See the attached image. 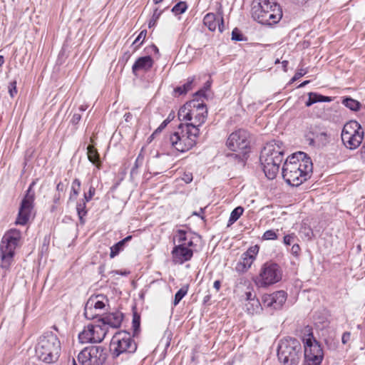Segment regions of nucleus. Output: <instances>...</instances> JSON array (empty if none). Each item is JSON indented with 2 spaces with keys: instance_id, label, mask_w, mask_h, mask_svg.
Listing matches in <instances>:
<instances>
[{
  "instance_id": "nucleus-59",
  "label": "nucleus",
  "mask_w": 365,
  "mask_h": 365,
  "mask_svg": "<svg viewBox=\"0 0 365 365\" xmlns=\"http://www.w3.org/2000/svg\"><path fill=\"white\" fill-rule=\"evenodd\" d=\"M221 287V282L220 280L215 281L213 284V287L217 290L219 291Z\"/></svg>"
},
{
  "instance_id": "nucleus-4",
  "label": "nucleus",
  "mask_w": 365,
  "mask_h": 365,
  "mask_svg": "<svg viewBox=\"0 0 365 365\" xmlns=\"http://www.w3.org/2000/svg\"><path fill=\"white\" fill-rule=\"evenodd\" d=\"M200 130L192 124L180 123L177 130L169 137L173 148L184 153L193 148L199 137Z\"/></svg>"
},
{
  "instance_id": "nucleus-34",
  "label": "nucleus",
  "mask_w": 365,
  "mask_h": 365,
  "mask_svg": "<svg viewBox=\"0 0 365 365\" xmlns=\"http://www.w3.org/2000/svg\"><path fill=\"white\" fill-rule=\"evenodd\" d=\"M342 103L351 110L356 111L360 108V103L356 100L351 98H346L343 100Z\"/></svg>"
},
{
  "instance_id": "nucleus-23",
  "label": "nucleus",
  "mask_w": 365,
  "mask_h": 365,
  "mask_svg": "<svg viewBox=\"0 0 365 365\" xmlns=\"http://www.w3.org/2000/svg\"><path fill=\"white\" fill-rule=\"evenodd\" d=\"M87 303H88V307H93L98 312H100L105 308L106 305L108 304V299L103 294H98L91 297Z\"/></svg>"
},
{
  "instance_id": "nucleus-26",
  "label": "nucleus",
  "mask_w": 365,
  "mask_h": 365,
  "mask_svg": "<svg viewBox=\"0 0 365 365\" xmlns=\"http://www.w3.org/2000/svg\"><path fill=\"white\" fill-rule=\"evenodd\" d=\"M87 155L90 162L100 168L101 161L99 154L93 145H89L87 147Z\"/></svg>"
},
{
  "instance_id": "nucleus-5",
  "label": "nucleus",
  "mask_w": 365,
  "mask_h": 365,
  "mask_svg": "<svg viewBox=\"0 0 365 365\" xmlns=\"http://www.w3.org/2000/svg\"><path fill=\"white\" fill-rule=\"evenodd\" d=\"M21 232L17 229H10L3 236L0 244L1 267L8 269L14 261L15 250L21 246Z\"/></svg>"
},
{
  "instance_id": "nucleus-38",
  "label": "nucleus",
  "mask_w": 365,
  "mask_h": 365,
  "mask_svg": "<svg viewBox=\"0 0 365 365\" xmlns=\"http://www.w3.org/2000/svg\"><path fill=\"white\" fill-rule=\"evenodd\" d=\"M188 290V287H182L180 288L175 294L173 304L175 306L179 304L181 299L187 294Z\"/></svg>"
},
{
  "instance_id": "nucleus-64",
  "label": "nucleus",
  "mask_w": 365,
  "mask_h": 365,
  "mask_svg": "<svg viewBox=\"0 0 365 365\" xmlns=\"http://www.w3.org/2000/svg\"><path fill=\"white\" fill-rule=\"evenodd\" d=\"M204 93H205V91H197V92L195 93V96H202V95H204Z\"/></svg>"
},
{
  "instance_id": "nucleus-20",
  "label": "nucleus",
  "mask_w": 365,
  "mask_h": 365,
  "mask_svg": "<svg viewBox=\"0 0 365 365\" xmlns=\"http://www.w3.org/2000/svg\"><path fill=\"white\" fill-rule=\"evenodd\" d=\"M153 59L150 56L138 58L132 66V72L135 76H138L139 72H147L153 66Z\"/></svg>"
},
{
  "instance_id": "nucleus-18",
  "label": "nucleus",
  "mask_w": 365,
  "mask_h": 365,
  "mask_svg": "<svg viewBox=\"0 0 365 365\" xmlns=\"http://www.w3.org/2000/svg\"><path fill=\"white\" fill-rule=\"evenodd\" d=\"M185 244L175 245L172 250L173 260L175 263L182 264L189 261L193 255V252Z\"/></svg>"
},
{
  "instance_id": "nucleus-45",
  "label": "nucleus",
  "mask_w": 365,
  "mask_h": 365,
  "mask_svg": "<svg viewBox=\"0 0 365 365\" xmlns=\"http://www.w3.org/2000/svg\"><path fill=\"white\" fill-rule=\"evenodd\" d=\"M8 91L10 96L14 98L17 93L16 81H13L8 86Z\"/></svg>"
},
{
  "instance_id": "nucleus-17",
  "label": "nucleus",
  "mask_w": 365,
  "mask_h": 365,
  "mask_svg": "<svg viewBox=\"0 0 365 365\" xmlns=\"http://www.w3.org/2000/svg\"><path fill=\"white\" fill-rule=\"evenodd\" d=\"M284 149L282 142L273 140L267 143L263 148L261 153L268 155L276 161L282 162L284 160Z\"/></svg>"
},
{
  "instance_id": "nucleus-36",
  "label": "nucleus",
  "mask_w": 365,
  "mask_h": 365,
  "mask_svg": "<svg viewBox=\"0 0 365 365\" xmlns=\"http://www.w3.org/2000/svg\"><path fill=\"white\" fill-rule=\"evenodd\" d=\"M80 188H81L80 180H78L77 178L74 179L73 180L72 185H71V194H70V197H69L70 200L75 199L78 196L79 191H80Z\"/></svg>"
},
{
  "instance_id": "nucleus-1",
  "label": "nucleus",
  "mask_w": 365,
  "mask_h": 365,
  "mask_svg": "<svg viewBox=\"0 0 365 365\" xmlns=\"http://www.w3.org/2000/svg\"><path fill=\"white\" fill-rule=\"evenodd\" d=\"M312 170L311 158L306 153L298 152L287 158L282 175L288 185L297 187L310 178Z\"/></svg>"
},
{
  "instance_id": "nucleus-56",
  "label": "nucleus",
  "mask_w": 365,
  "mask_h": 365,
  "mask_svg": "<svg viewBox=\"0 0 365 365\" xmlns=\"http://www.w3.org/2000/svg\"><path fill=\"white\" fill-rule=\"evenodd\" d=\"M307 73L306 71H304V70H301L299 72H297L293 78V80H296V79H298L299 78H301L302 76H303L304 75H305Z\"/></svg>"
},
{
  "instance_id": "nucleus-55",
  "label": "nucleus",
  "mask_w": 365,
  "mask_h": 365,
  "mask_svg": "<svg viewBox=\"0 0 365 365\" xmlns=\"http://www.w3.org/2000/svg\"><path fill=\"white\" fill-rule=\"evenodd\" d=\"M64 189H65V187L62 182H60L59 183L57 184V186H56L57 193L61 194L62 192H63Z\"/></svg>"
},
{
  "instance_id": "nucleus-3",
  "label": "nucleus",
  "mask_w": 365,
  "mask_h": 365,
  "mask_svg": "<svg viewBox=\"0 0 365 365\" xmlns=\"http://www.w3.org/2000/svg\"><path fill=\"white\" fill-rule=\"evenodd\" d=\"M251 14L255 21L269 26L278 23L282 17V9L274 0H255Z\"/></svg>"
},
{
  "instance_id": "nucleus-57",
  "label": "nucleus",
  "mask_w": 365,
  "mask_h": 365,
  "mask_svg": "<svg viewBox=\"0 0 365 365\" xmlns=\"http://www.w3.org/2000/svg\"><path fill=\"white\" fill-rule=\"evenodd\" d=\"M360 155L361 160L365 162V143L362 145L360 150Z\"/></svg>"
},
{
  "instance_id": "nucleus-63",
  "label": "nucleus",
  "mask_w": 365,
  "mask_h": 365,
  "mask_svg": "<svg viewBox=\"0 0 365 365\" xmlns=\"http://www.w3.org/2000/svg\"><path fill=\"white\" fill-rule=\"evenodd\" d=\"M307 83H309V81H304L303 83H302L299 86V88L304 87V86H305Z\"/></svg>"
},
{
  "instance_id": "nucleus-49",
  "label": "nucleus",
  "mask_w": 365,
  "mask_h": 365,
  "mask_svg": "<svg viewBox=\"0 0 365 365\" xmlns=\"http://www.w3.org/2000/svg\"><path fill=\"white\" fill-rule=\"evenodd\" d=\"M295 237L296 236L294 233L287 235L284 237L283 242L286 245H290L294 242Z\"/></svg>"
},
{
  "instance_id": "nucleus-13",
  "label": "nucleus",
  "mask_w": 365,
  "mask_h": 365,
  "mask_svg": "<svg viewBox=\"0 0 365 365\" xmlns=\"http://www.w3.org/2000/svg\"><path fill=\"white\" fill-rule=\"evenodd\" d=\"M107 334V329L100 324L88 325L79 333L78 339L82 344L100 343Z\"/></svg>"
},
{
  "instance_id": "nucleus-46",
  "label": "nucleus",
  "mask_w": 365,
  "mask_h": 365,
  "mask_svg": "<svg viewBox=\"0 0 365 365\" xmlns=\"http://www.w3.org/2000/svg\"><path fill=\"white\" fill-rule=\"evenodd\" d=\"M140 321V316L138 314H137L136 313H134L133 316V322H132L134 332H135L139 329Z\"/></svg>"
},
{
  "instance_id": "nucleus-19",
  "label": "nucleus",
  "mask_w": 365,
  "mask_h": 365,
  "mask_svg": "<svg viewBox=\"0 0 365 365\" xmlns=\"http://www.w3.org/2000/svg\"><path fill=\"white\" fill-rule=\"evenodd\" d=\"M190 103H192L193 108H196L197 113L195 114L194 122L187 123L186 124H192L197 128H199V126L205 122L207 117L206 106L203 103H199L195 99H193Z\"/></svg>"
},
{
  "instance_id": "nucleus-32",
  "label": "nucleus",
  "mask_w": 365,
  "mask_h": 365,
  "mask_svg": "<svg viewBox=\"0 0 365 365\" xmlns=\"http://www.w3.org/2000/svg\"><path fill=\"white\" fill-rule=\"evenodd\" d=\"M194 81V78H188L186 83H185L182 86H178L175 88V92L178 93L179 95H182L187 93L189 91H190L192 88V83Z\"/></svg>"
},
{
  "instance_id": "nucleus-16",
  "label": "nucleus",
  "mask_w": 365,
  "mask_h": 365,
  "mask_svg": "<svg viewBox=\"0 0 365 365\" xmlns=\"http://www.w3.org/2000/svg\"><path fill=\"white\" fill-rule=\"evenodd\" d=\"M259 160L265 176L269 180L274 179L279 173V166L282 162L276 161V160L262 153L260 155Z\"/></svg>"
},
{
  "instance_id": "nucleus-27",
  "label": "nucleus",
  "mask_w": 365,
  "mask_h": 365,
  "mask_svg": "<svg viewBox=\"0 0 365 365\" xmlns=\"http://www.w3.org/2000/svg\"><path fill=\"white\" fill-rule=\"evenodd\" d=\"M255 259L252 257L245 256V254L243 253L241 257V261L237 263L236 269L238 271L245 272L251 267Z\"/></svg>"
},
{
  "instance_id": "nucleus-52",
  "label": "nucleus",
  "mask_w": 365,
  "mask_h": 365,
  "mask_svg": "<svg viewBox=\"0 0 365 365\" xmlns=\"http://www.w3.org/2000/svg\"><path fill=\"white\" fill-rule=\"evenodd\" d=\"M81 119V115L80 113H74L72 116L71 122L73 125H76L79 123Z\"/></svg>"
},
{
  "instance_id": "nucleus-10",
  "label": "nucleus",
  "mask_w": 365,
  "mask_h": 365,
  "mask_svg": "<svg viewBox=\"0 0 365 365\" xmlns=\"http://www.w3.org/2000/svg\"><path fill=\"white\" fill-rule=\"evenodd\" d=\"M341 137L344 145L347 148L354 150L362 143L364 130L357 121L350 120L344 125Z\"/></svg>"
},
{
  "instance_id": "nucleus-61",
  "label": "nucleus",
  "mask_w": 365,
  "mask_h": 365,
  "mask_svg": "<svg viewBox=\"0 0 365 365\" xmlns=\"http://www.w3.org/2000/svg\"><path fill=\"white\" fill-rule=\"evenodd\" d=\"M150 48H151L154 52H155V53H158V47H157L156 46H155V45H152V46H150Z\"/></svg>"
},
{
  "instance_id": "nucleus-14",
  "label": "nucleus",
  "mask_w": 365,
  "mask_h": 365,
  "mask_svg": "<svg viewBox=\"0 0 365 365\" xmlns=\"http://www.w3.org/2000/svg\"><path fill=\"white\" fill-rule=\"evenodd\" d=\"M32 185H30L27 190V193L21 200L18 216L16 220V225H25L31 215L34 208V194L31 193Z\"/></svg>"
},
{
  "instance_id": "nucleus-25",
  "label": "nucleus",
  "mask_w": 365,
  "mask_h": 365,
  "mask_svg": "<svg viewBox=\"0 0 365 365\" xmlns=\"http://www.w3.org/2000/svg\"><path fill=\"white\" fill-rule=\"evenodd\" d=\"M309 98L305 103L306 106L309 107L317 102H331V97L324 96L317 93L310 92L308 93Z\"/></svg>"
},
{
  "instance_id": "nucleus-62",
  "label": "nucleus",
  "mask_w": 365,
  "mask_h": 365,
  "mask_svg": "<svg viewBox=\"0 0 365 365\" xmlns=\"http://www.w3.org/2000/svg\"><path fill=\"white\" fill-rule=\"evenodd\" d=\"M4 58L3 56L0 55V67L4 64Z\"/></svg>"
},
{
  "instance_id": "nucleus-41",
  "label": "nucleus",
  "mask_w": 365,
  "mask_h": 365,
  "mask_svg": "<svg viewBox=\"0 0 365 365\" xmlns=\"http://www.w3.org/2000/svg\"><path fill=\"white\" fill-rule=\"evenodd\" d=\"M259 247L258 245H254L250 247L245 252V256H250V257L255 259L257 255L259 252Z\"/></svg>"
},
{
  "instance_id": "nucleus-53",
  "label": "nucleus",
  "mask_w": 365,
  "mask_h": 365,
  "mask_svg": "<svg viewBox=\"0 0 365 365\" xmlns=\"http://www.w3.org/2000/svg\"><path fill=\"white\" fill-rule=\"evenodd\" d=\"M300 250V247L298 244H294L291 248V252L293 255L298 256Z\"/></svg>"
},
{
  "instance_id": "nucleus-6",
  "label": "nucleus",
  "mask_w": 365,
  "mask_h": 365,
  "mask_svg": "<svg viewBox=\"0 0 365 365\" xmlns=\"http://www.w3.org/2000/svg\"><path fill=\"white\" fill-rule=\"evenodd\" d=\"M302 334L304 348L303 365H321L324 359V351L320 344L314 337L312 327H305Z\"/></svg>"
},
{
  "instance_id": "nucleus-15",
  "label": "nucleus",
  "mask_w": 365,
  "mask_h": 365,
  "mask_svg": "<svg viewBox=\"0 0 365 365\" xmlns=\"http://www.w3.org/2000/svg\"><path fill=\"white\" fill-rule=\"evenodd\" d=\"M287 297V293L284 291L279 290L270 294H264L262 297V302L264 307L279 309L285 303Z\"/></svg>"
},
{
  "instance_id": "nucleus-31",
  "label": "nucleus",
  "mask_w": 365,
  "mask_h": 365,
  "mask_svg": "<svg viewBox=\"0 0 365 365\" xmlns=\"http://www.w3.org/2000/svg\"><path fill=\"white\" fill-rule=\"evenodd\" d=\"M217 19L215 14L208 13L205 16L203 23L209 30L215 31L217 28Z\"/></svg>"
},
{
  "instance_id": "nucleus-22",
  "label": "nucleus",
  "mask_w": 365,
  "mask_h": 365,
  "mask_svg": "<svg viewBox=\"0 0 365 365\" xmlns=\"http://www.w3.org/2000/svg\"><path fill=\"white\" fill-rule=\"evenodd\" d=\"M312 137H308L310 145L317 143L319 145H324L328 141V135L325 131H318L317 128H311Z\"/></svg>"
},
{
  "instance_id": "nucleus-39",
  "label": "nucleus",
  "mask_w": 365,
  "mask_h": 365,
  "mask_svg": "<svg viewBox=\"0 0 365 365\" xmlns=\"http://www.w3.org/2000/svg\"><path fill=\"white\" fill-rule=\"evenodd\" d=\"M124 248L123 242L119 241L110 247V257L113 258L117 256Z\"/></svg>"
},
{
  "instance_id": "nucleus-35",
  "label": "nucleus",
  "mask_w": 365,
  "mask_h": 365,
  "mask_svg": "<svg viewBox=\"0 0 365 365\" xmlns=\"http://www.w3.org/2000/svg\"><path fill=\"white\" fill-rule=\"evenodd\" d=\"M84 315L86 319L91 320L100 315V312H98L93 307H88V303L86 302L84 309Z\"/></svg>"
},
{
  "instance_id": "nucleus-8",
  "label": "nucleus",
  "mask_w": 365,
  "mask_h": 365,
  "mask_svg": "<svg viewBox=\"0 0 365 365\" xmlns=\"http://www.w3.org/2000/svg\"><path fill=\"white\" fill-rule=\"evenodd\" d=\"M137 344L129 332L121 331L116 332L110 344V350L113 358L120 355H130L135 352Z\"/></svg>"
},
{
  "instance_id": "nucleus-44",
  "label": "nucleus",
  "mask_w": 365,
  "mask_h": 365,
  "mask_svg": "<svg viewBox=\"0 0 365 365\" xmlns=\"http://www.w3.org/2000/svg\"><path fill=\"white\" fill-rule=\"evenodd\" d=\"M243 299L247 302H250L256 299V295L252 293V289L247 287V291H245V294L242 296Z\"/></svg>"
},
{
  "instance_id": "nucleus-28",
  "label": "nucleus",
  "mask_w": 365,
  "mask_h": 365,
  "mask_svg": "<svg viewBox=\"0 0 365 365\" xmlns=\"http://www.w3.org/2000/svg\"><path fill=\"white\" fill-rule=\"evenodd\" d=\"M246 309L250 314H259L262 310V304L258 299H255L245 304Z\"/></svg>"
},
{
  "instance_id": "nucleus-33",
  "label": "nucleus",
  "mask_w": 365,
  "mask_h": 365,
  "mask_svg": "<svg viewBox=\"0 0 365 365\" xmlns=\"http://www.w3.org/2000/svg\"><path fill=\"white\" fill-rule=\"evenodd\" d=\"M244 209L241 206L235 207L231 212L230 219L228 221V225L235 223L243 214Z\"/></svg>"
},
{
  "instance_id": "nucleus-40",
  "label": "nucleus",
  "mask_w": 365,
  "mask_h": 365,
  "mask_svg": "<svg viewBox=\"0 0 365 365\" xmlns=\"http://www.w3.org/2000/svg\"><path fill=\"white\" fill-rule=\"evenodd\" d=\"M163 11H159L158 9H155L153 11V16L148 22V27L151 28L155 26L158 20L161 16Z\"/></svg>"
},
{
  "instance_id": "nucleus-11",
  "label": "nucleus",
  "mask_w": 365,
  "mask_h": 365,
  "mask_svg": "<svg viewBox=\"0 0 365 365\" xmlns=\"http://www.w3.org/2000/svg\"><path fill=\"white\" fill-rule=\"evenodd\" d=\"M282 278V270L275 262H265L261 267L255 284L259 287H267L279 282Z\"/></svg>"
},
{
  "instance_id": "nucleus-12",
  "label": "nucleus",
  "mask_w": 365,
  "mask_h": 365,
  "mask_svg": "<svg viewBox=\"0 0 365 365\" xmlns=\"http://www.w3.org/2000/svg\"><path fill=\"white\" fill-rule=\"evenodd\" d=\"M77 359L81 365H102L106 359V354L101 346H90L78 354Z\"/></svg>"
},
{
  "instance_id": "nucleus-43",
  "label": "nucleus",
  "mask_w": 365,
  "mask_h": 365,
  "mask_svg": "<svg viewBox=\"0 0 365 365\" xmlns=\"http://www.w3.org/2000/svg\"><path fill=\"white\" fill-rule=\"evenodd\" d=\"M147 35V31L145 29L141 31L134 42L133 43V45L137 44L140 40H142L137 46L136 48H138L142 43L144 39L145 38V36Z\"/></svg>"
},
{
  "instance_id": "nucleus-54",
  "label": "nucleus",
  "mask_w": 365,
  "mask_h": 365,
  "mask_svg": "<svg viewBox=\"0 0 365 365\" xmlns=\"http://www.w3.org/2000/svg\"><path fill=\"white\" fill-rule=\"evenodd\" d=\"M217 25L218 26L219 31L222 33L224 31V21L222 16L217 19Z\"/></svg>"
},
{
  "instance_id": "nucleus-42",
  "label": "nucleus",
  "mask_w": 365,
  "mask_h": 365,
  "mask_svg": "<svg viewBox=\"0 0 365 365\" xmlns=\"http://www.w3.org/2000/svg\"><path fill=\"white\" fill-rule=\"evenodd\" d=\"M262 239L264 240H277V233L272 230H267L263 236H262Z\"/></svg>"
},
{
  "instance_id": "nucleus-58",
  "label": "nucleus",
  "mask_w": 365,
  "mask_h": 365,
  "mask_svg": "<svg viewBox=\"0 0 365 365\" xmlns=\"http://www.w3.org/2000/svg\"><path fill=\"white\" fill-rule=\"evenodd\" d=\"M61 197V193H56L54 197H53V202L55 204H58L59 202H60V199Z\"/></svg>"
},
{
  "instance_id": "nucleus-2",
  "label": "nucleus",
  "mask_w": 365,
  "mask_h": 365,
  "mask_svg": "<svg viewBox=\"0 0 365 365\" xmlns=\"http://www.w3.org/2000/svg\"><path fill=\"white\" fill-rule=\"evenodd\" d=\"M61 350L60 340L51 331L45 332L40 336L35 346L36 357L46 364H53L57 361Z\"/></svg>"
},
{
  "instance_id": "nucleus-51",
  "label": "nucleus",
  "mask_w": 365,
  "mask_h": 365,
  "mask_svg": "<svg viewBox=\"0 0 365 365\" xmlns=\"http://www.w3.org/2000/svg\"><path fill=\"white\" fill-rule=\"evenodd\" d=\"M182 180L186 183L191 182L192 180V174L191 173H185L182 177Z\"/></svg>"
},
{
  "instance_id": "nucleus-21",
  "label": "nucleus",
  "mask_w": 365,
  "mask_h": 365,
  "mask_svg": "<svg viewBox=\"0 0 365 365\" xmlns=\"http://www.w3.org/2000/svg\"><path fill=\"white\" fill-rule=\"evenodd\" d=\"M123 319V314L120 312L109 313L101 319V321L103 324L101 326L106 327V326H109L112 328H118L120 327Z\"/></svg>"
},
{
  "instance_id": "nucleus-30",
  "label": "nucleus",
  "mask_w": 365,
  "mask_h": 365,
  "mask_svg": "<svg viewBox=\"0 0 365 365\" xmlns=\"http://www.w3.org/2000/svg\"><path fill=\"white\" fill-rule=\"evenodd\" d=\"M191 104H187L181 107L178 111V118L180 120H191L192 119V115L194 111H191L189 107H191Z\"/></svg>"
},
{
  "instance_id": "nucleus-29",
  "label": "nucleus",
  "mask_w": 365,
  "mask_h": 365,
  "mask_svg": "<svg viewBox=\"0 0 365 365\" xmlns=\"http://www.w3.org/2000/svg\"><path fill=\"white\" fill-rule=\"evenodd\" d=\"M86 201L83 199L80 200L76 204V211L79 218L80 223L83 225L85 223V220L83 217L87 215L86 210Z\"/></svg>"
},
{
  "instance_id": "nucleus-7",
  "label": "nucleus",
  "mask_w": 365,
  "mask_h": 365,
  "mask_svg": "<svg viewBox=\"0 0 365 365\" xmlns=\"http://www.w3.org/2000/svg\"><path fill=\"white\" fill-rule=\"evenodd\" d=\"M302 356V346L299 340L284 338L279 344L277 357L282 365H298Z\"/></svg>"
},
{
  "instance_id": "nucleus-24",
  "label": "nucleus",
  "mask_w": 365,
  "mask_h": 365,
  "mask_svg": "<svg viewBox=\"0 0 365 365\" xmlns=\"http://www.w3.org/2000/svg\"><path fill=\"white\" fill-rule=\"evenodd\" d=\"M174 242H177L178 245L185 244V246L192 247L194 245L193 241L188 240L187 232L182 230H178L173 237Z\"/></svg>"
},
{
  "instance_id": "nucleus-37",
  "label": "nucleus",
  "mask_w": 365,
  "mask_h": 365,
  "mask_svg": "<svg viewBox=\"0 0 365 365\" xmlns=\"http://www.w3.org/2000/svg\"><path fill=\"white\" fill-rule=\"evenodd\" d=\"M187 9V5L185 1H180L176 4L172 9V12L175 15L183 14Z\"/></svg>"
},
{
  "instance_id": "nucleus-48",
  "label": "nucleus",
  "mask_w": 365,
  "mask_h": 365,
  "mask_svg": "<svg viewBox=\"0 0 365 365\" xmlns=\"http://www.w3.org/2000/svg\"><path fill=\"white\" fill-rule=\"evenodd\" d=\"M232 39L240 41L243 40L242 35L237 29H235L232 32Z\"/></svg>"
},
{
  "instance_id": "nucleus-50",
  "label": "nucleus",
  "mask_w": 365,
  "mask_h": 365,
  "mask_svg": "<svg viewBox=\"0 0 365 365\" xmlns=\"http://www.w3.org/2000/svg\"><path fill=\"white\" fill-rule=\"evenodd\" d=\"M142 163H143V158H140V156H138L137 158V159L135 160L134 166L131 169V174L135 173V170L142 164Z\"/></svg>"
},
{
  "instance_id": "nucleus-60",
  "label": "nucleus",
  "mask_w": 365,
  "mask_h": 365,
  "mask_svg": "<svg viewBox=\"0 0 365 365\" xmlns=\"http://www.w3.org/2000/svg\"><path fill=\"white\" fill-rule=\"evenodd\" d=\"M131 239H132V236L131 235H128L126 237H125L123 240H120V242H123V246H125V244L127 242L130 241Z\"/></svg>"
},
{
  "instance_id": "nucleus-47",
  "label": "nucleus",
  "mask_w": 365,
  "mask_h": 365,
  "mask_svg": "<svg viewBox=\"0 0 365 365\" xmlns=\"http://www.w3.org/2000/svg\"><path fill=\"white\" fill-rule=\"evenodd\" d=\"M95 192H96L95 187H93L92 185L90 186L88 192L84 193L83 200H85L86 202H89L92 199V197L94 196Z\"/></svg>"
},
{
  "instance_id": "nucleus-9",
  "label": "nucleus",
  "mask_w": 365,
  "mask_h": 365,
  "mask_svg": "<svg viewBox=\"0 0 365 365\" xmlns=\"http://www.w3.org/2000/svg\"><path fill=\"white\" fill-rule=\"evenodd\" d=\"M249 134L243 129H239L232 133L227 140V145L230 150L235 152L230 155L238 159L240 162H244L247 158L249 148Z\"/></svg>"
}]
</instances>
